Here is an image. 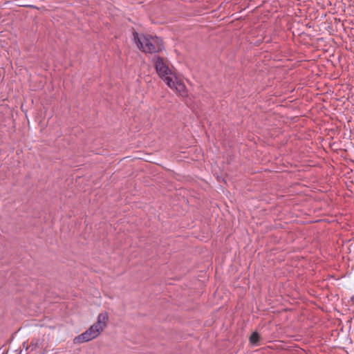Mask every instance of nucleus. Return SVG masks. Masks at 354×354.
I'll return each mask as SVG.
<instances>
[{
	"mask_svg": "<svg viewBox=\"0 0 354 354\" xmlns=\"http://www.w3.org/2000/svg\"><path fill=\"white\" fill-rule=\"evenodd\" d=\"M133 39L138 47L145 53H155L163 49V44L160 38L151 35H139L133 32Z\"/></svg>",
	"mask_w": 354,
	"mask_h": 354,
	"instance_id": "1",
	"label": "nucleus"
},
{
	"mask_svg": "<svg viewBox=\"0 0 354 354\" xmlns=\"http://www.w3.org/2000/svg\"><path fill=\"white\" fill-rule=\"evenodd\" d=\"M153 62L157 73L165 82L167 77L174 76L169 67V61L166 58L157 56L154 57Z\"/></svg>",
	"mask_w": 354,
	"mask_h": 354,
	"instance_id": "2",
	"label": "nucleus"
},
{
	"mask_svg": "<svg viewBox=\"0 0 354 354\" xmlns=\"http://www.w3.org/2000/svg\"><path fill=\"white\" fill-rule=\"evenodd\" d=\"M102 330L99 329L95 324H93L84 333L77 336L74 339L75 344H81L88 342L97 337Z\"/></svg>",
	"mask_w": 354,
	"mask_h": 354,
	"instance_id": "3",
	"label": "nucleus"
},
{
	"mask_svg": "<svg viewBox=\"0 0 354 354\" xmlns=\"http://www.w3.org/2000/svg\"><path fill=\"white\" fill-rule=\"evenodd\" d=\"M165 82L169 88L174 89L180 95H185V86L181 82L178 81L175 75L173 77H167Z\"/></svg>",
	"mask_w": 354,
	"mask_h": 354,
	"instance_id": "4",
	"label": "nucleus"
},
{
	"mask_svg": "<svg viewBox=\"0 0 354 354\" xmlns=\"http://www.w3.org/2000/svg\"><path fill=\"white\" fill-rule=\"evenodd\" d=\"M109 319V315L106 312L99 314L97 321L94 324L102 331L106 326V323Z\"/></svg>",
	"mask_w": 354,
	"mask_h": 354,
	"instance_id": "5",
	"label": "nucleus"
},
{
	"mask_svg": "<svg viewBox=\"0 0 354 354\" xmlns=\"http://www.w3.org/2000/svg\"><path fill=\"white\" fill-rule=\"evenodd\" d=\"M260 336L257 332H254L250 337V342L252 344H257L259 340Z\"/></svg>",
	"mask_w": 354,
	"mask_h": 354,
	"instance_id": "6",
	"label": "nucleus"
},
{
	"mask_svg": "<svg viewBox=\"0 0 354 354\" xmlns=\"http://www.w3.org/2000/svg\"><path fill=\"white\" fill-rule=\"evenodd\" d=\"M39 346V341L37 340L35 343L32 342L29 346L27 348V350H30V351H33L36 348Z\"/></svg>",
	"mask_w": 354,
	"mask_h": 354,
	"instance_id": "7",
	"label": "nucleus"
}]
</instances>
